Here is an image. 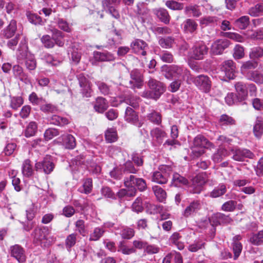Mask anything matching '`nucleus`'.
I'll return each instance as SVG.
<instances>
[{"mask_svg": "<svg viewBox=\"0 0 263 263\" xmlns=\"http://www.w3.org/2000/svg\"><path fill=\"white\" fill-rule=\"evenodd\" d=\"M181 238L182 236L179 233L174 232L169 238V241L171 243L175 245L179 250H182L184 248V245L181 240Z\"/></svg>", "mask_w": 263, "mask_h": 263, "instance_id": "nucleus-26", "label": "nucleus"}, {"mask_svg": "<svg viewBox=\"0 0 263 263\" xmlns=\"http://www.w3.org/2000/svg\"><path fill=\"white\" fill-rule=\"evenodd\" d=\"M63 143L66 148L73 149L76 145L75 138L71 135H67L63 139Z\"/></svg>", "mask_w": 263, "mask_h": 263, "instance_id": "nucleus-42", "label": "nucleus"}, {"mask_svg": "<svg viewBox=\"0 0 263 263\" xmlns=\"http://www.w3.org/2000/svg\"><path fill=\"white\" fill-rule=\"evenodd\" d=\"M226 191V186L223 184H220L210 193V196L212 198H217L224 195Z\"/></svg>", "mask_w": 263, "mask_h": 263, "instance_id": "nucleus-35", "label": "nucleus"}, {"mask_svg": "<svg viewBox=\"0 0 263 263\" xmlns=\"http://www.w3.org/2000/svg\"><path fill=\"white\" fill-rule=\"evenodd\" d=\"M228 155V151L224 148H219L212 157L213 160L216 163L221 162L223 158Z\"/></svg>", "mask_w": 263, "mask_h": 263, "instance_id": "nucleus-32", "label": "nucleus"}, {"mask_svg": "<svg viewBox=\"0 0 263 263\" xmlns=\"http://www.w3.org/2000/svg\"><path fill=\"white\" fill-rule=\"evenodd\" d=\"M261 12H263V3L256 4L249 11V13L252 16H257Z\"/></svg>", "mask_w": 263, "mask_h": 263, "instance_id": "nucleus-60", "label": "nucleus"}, {"mask_svg": "<svg viewBox=\"0 0 263 263\" xmlns=\"http://www.w3.org/2000/svg\"><path fill=\"white\" fill-rule=\"evenodd\" d=\"M124 174H136L138 170L134 167L133 162L130 161H127L121 168Z\"/></svg>", "mask_w": 263, "mask_h": 263, "instance_id": "nucleus-44", "label": "nucleus"}, {"mask_svg": "<svg viewBox=\"0 0 263 263\" xmlns=\"http://www.w3.org/2000/svg\"><path fill=\"white\" fill-rule=\"evenodd\" d=\"M147 118L151 122L155 124L159 125L161 123V117L159 112L153 111L147 115Z\"/></svg>", "mask_w": 263, "mask_h": 263, "instance_id": "nucleus-57", "label": "nucleus"}, {"mask_svg": "<svg viewBox=\"0 0 263 263\" xmlns=\"http://www.w3.org/2000/svg\"><path fill=\"white\" fill-rule=\"evenodd\" d=\"M257 66V63L256 62L248 61L242 64L241 70L243 73H246L248 70L255 69Z\"/></svg>", "mask_w": 263, "mask_h": 263, "instance_id": "nucleus-55", "label": "nucleus"}, {"mask_svg": "<svg viewBox=\"0 0 263 263\" xmlns=\"http://www.w3.org/2000/svg\"><path fill=\"white\" fill-rule=\"evenodd\" d=\"M241 243L238 241L234 240L232 243V249L234 253V259H236L240 255L242 251Z\"/></svg>", "mask_w": 263, "mask_h": 263, "instance_id": "nucleus-56", "label": "nucleus"}, {"mask_svg": "<svg viewBox=\"0 0 263 263\" xmlns=\"http://www.w3.org/2000/svg\"><path fill=\"white\" fill-rule=\"evenodd\" d=\"M211 224L214 227L213 236L215 232V227L221 224H227L231 223L233 220L229 215H226L221 213H216L212 215L209 219Z\"/></svg>", "mask_w": 263, "mask_h": 263, "instance_id": "nucleus-5", "label": "nucleus"}, {"mask_svg": "<svg viewBox=\"0 0 263 263\" xmlns=\"http://www.w3.org/2000/svg\"><path fill=\"white\" fill-rule=\"evenodd\" d=\"M124 119L126 121L140 127L142 123L139 121L137 113L131 107H127L125 110Z\"/></svg>", "mask_w": 263, "mask_h": 263, "instance_id": "nucleus-16", "label": "nucleus"}, {"mask_svg": "<svg viewBox=\"0 0 263 263\" xmlns=\"http://www.w3.org/2000/svg\"><path fill=\"white\" fill-rule=\"evenodd\" d=\"M149 90L142 92L141 96L147 99L157 100L165 91L164 84L155 79L151 78L147 82Z\"/></svg>", "mask_w": 263, "mask_h": 263, "instance_id": "nucleus-2", "label": "nucleus"}, {"mask_svg": "<svg viewBox=\"0 0 263 263\" xmlns=\"http://www.w3.org/2000/svg\"><path fill=\"white\" fill-rule=\"evenodd\" d=\"M197 23L191 18L186 19L182 24L183 30L185 33H193L197 30Z\"/></svg>", "mask_w": 263, "mask_h": 263, "instance_id": "nucleus-25", "label": "nucleus"}, {"mask_svg": "<svg viewBox=\"0 0 263 263\" xmlns=\"http://www.w3.org/2000/svg\"><path fill=\"white\" fill-rule=\"evenodd\" d=\"M26 67L29 70H33L36 67V62L33 55H28V57L25 60Z\"/></svg>", "mask_w": 263, "mask_h": 263, "instance_id": "nucleus-46", "label": "nucleus"}, {"mask_svg": "<svg viewBox=\"0 0 263 263\" xmlns=\"http://www.w3.org/2000/svg\"><path fill=\"white\" fill-rule=\"evenodd\" d=\"M153 12L161 22L165 24H168L170 23L171 16L166 9L159 8L155 9Z\"/></svg>", "mask_w": 263, "mask_h": 263, "instance_id": "nucleus-22", "label": "nucleus"}, {"mask_svg": "<svg viewBox=\"0 0 263 263\" xmlns=\"http://www.w3.org/2000/svg\"><path fill=\"white\" fill-rule=\"evenodd\" d=\"M236 93H235L237 97L238 102H242L245 100L248 97V87L246 84L242 82H236L234 85Z\"/></svg>", "mask_w": 263, "mask_h": 263, "instance_id": "nucleus-15", "label": "nucleus"}, {"mask_svg": "<svg viewBox=\"0 0 263 263\" xmlns=\"http://www.w3.org/2000/svg\"><path fill=\"white\" fill-rule=\"evenodd\" d=\"M118 251L121 252L125 255H129L136 253V250L135 248L133 247L129 248L127 246L125 245L123 242H120L118 246Z\"/></svg>", "mask_w": 263, "mask_h": 263, "instance_id": "nucleus-51", "label": "nucleus"}, {"mask_svg": "<svg viewBox=\"0 0 263 263\" xmlns=\"http://www.w3.org/2000/svg\"><path fill=\"white\" fill-rule=\"evenodd\" d=\"M59 135V132L57 129L50 128L46 130L44 133V137L46 140H49Z\"/></svg>", "mask_w": 263, "mask_h": 263, "instance_id": "nucleus-62", "label": "nucleus"}, {"mask_svg": "<svg viewBox=\"0 0 263 263\" xmlns=\"http://www.w3.org/2000/svg\"><path fill=\"white\" fill-rule=\"evenodd\" d=\"M249 17L248 16H243L237 19L235 22V26L240 29H245L249 24Z\"/></svg>", "mask_w": 263, "mask_h": 263, "instance_id": "nucleus-37", "label": "nucleus"}, {"mask_svg": "<svg viewBox=\"0 0 263 263\" xmlns=\"http://www.w3.org/2000/svg\"><path fill=\"white\" fill-rule=\"evenodd\" d=\"M16 30V22L15 20H12L9 25L3 30V35L7 39L10 38L14 35Z\"/></svg>", "mask_w": 263, "mask_h": 263, "instance_id": "nucleus-29", "label": "nucleus"}, {"mask_svg": "<svg viewBox=\"0 0 263 263\" xmlns=\"http://www.w3.org/2000/svg\"><path fill=\"white\" fill-rule=\"evenodd\" d=\"M184 12L185 14H188L191 12L193 16L196 17H199L201 15V12L199 8V6L196 5L186 6L185 8Z\"/></svg>", "mask_w": 263, "mask_h": 263, "instance_id": "nucleus-48", "label": "nucleus"}, {"mask_svg": "<svg viewBox=\"0 0 263 263\" xmlns=\"http://www.w3.org/2000/svg\"><path fill=\"white\" fill-rule=\"evenodd\" d=\"M213 146V144L203 136L199 135L194 139L192 146L201 148H208Z\"/></svg>", "mask_w": 263, "mask_h": 263, "instance_id": "nucleus-21", "label": "nucleus"}, {"mask_svg": "<svg viewBox=\"0 0 263 263\" xmlns=\"http://www.w3.org/2000/svg\"><path fill=\"white\" fill-rule=\"evenodd\" d=\"M105 137L106 140L108 143L115 142L118 139L116 130L112 128L108 129L105 132Z\"/></svg>", "mask_w": 263, "mask_h": 263, "instance_id": "nucleus-43", "label": "nucleus"}, {"mask_svg": "<svg viewBox=\"0 0 263 263\" xmlns=\"http://www.w3.org/2000/svg\"><path fill=\"white\" fill-rule=\"evenodd\" d=\"M172 184L175 186H180L181 185H186L189 184L188 180L179 174H174L172 178Z\"/></svg>", "mask_w": 263, "mask_h": 263, "instance_id": "nucleus-36", "label": "nucleus"}, {"mask_svg": "<svg viewBox=\"0 0 263 263\" xmlns=\"http://www.w3.org/2000/svg\"><path fill=\"white\" fill-rule=\"evenodd\" d=\"M222 71L225 73L226 77L230 79L235 77V66L232 60H227L222 63L221 68Z\"/></svg>", "mask_w": 263, "mask_h": 263, "instance_id": "nucleus-18", "label": "nucleus"}, {"mask_svg": "<svg viewBox=\"0 0 263 263\" xmlns=\"http://www.w3.org/2000/svg\"><path fill=\"white\" fill-rule=\"evenodd\" d=\"M194 84L201 91L205 93L210 91L212 82L210 79L207 76L199 75L194 78L193 80Z\"/></svg>", "mask_w": 263, "mask_h": 263, "instance_id": "nucleus-7", "label": "nucleus"}, {"mask_svg": "<svg viewBox=\"0 0 263 263\" xmlns=\"http://www.w3.org/2000/svg\"><path fill=\"white\" fill-rule=\"evenodd\" d=\"M164 77L169 80L176 79L188 82L190 72L183 66L172 65L163 70Z\"/></svg>", "mask_w": 263, "mask_h": 263, "instance_id": "nucleus-1", "label": "nucleus"}, {"mask_svg": "<svg viewBox=\"0 0 263 263\" xmlns=\"http://www.w3.org/2000/svg\"><path fill=\"white\" fill-rule=\"evenodd\" d=\"M206 175L203 174L197 175L192 180L193 193L199 194L202 190V186L206 183Z\"/></svg>", "mask_w": 263, "mask_h": 263, "instance_id": "nucleus-14", "label": "nucleus"}, {"mask_svg": "<svg viewBox=\"0 0 263 263\" xmlns=\"http://www.w3.org/2000/svg\"><path fill=\"white\" fill-rule=\"evenodd\" d=\"M28 55H31L28 51V47L25 40L21 41L19 48L16 53L18 62L22 64L24 60L27 59Z\"/></svg>", "mask_w": 263, "mask_h": 263, "instance_id": "nucleus-19", "label": "nucleus"}, {"mask_svg": "<svg viewBox=\"0 0 263 263\" xmlns=\"http://www.w3.org/2000/svg\"><path fill=\"white\" fill-rule=\"evenodd\" d=\"M94 58L99 61H110L114 60V56L112 54L108 52H94Z\"/></svg>", "mask_w": 263, "mask_h": 263, "instance_id": "nucleus-33", "label": "nucleus"}, {"mask_svg": "<svg viewBox=\"0 0 263 263\" xmlns=\"http://www.w3.org/2000/svg\"><path fill=\"white\" fill-rule=\"evenodd\" d=\"M130 80L129 81L128 87L133 88H140L143 85V79L140 72L135 69L130 72Z\"/></svg>", "mask_w": 263, "mask_h": 263, "instance_id": "nucleus-12", "label": "nucleus"}, {"mask_svg": "<svg viewBox=\"0 0 263 263\" xmlns=\"http://www.w3.org/2000/svg\"><path fill=\"white\" fill-rule=\"evenodd\" d=\"M104 232V229L100 227L96 228L90 234L89 240L90 241H97L103 235Z\"/></svg>", "mask_w": 263, "mask_h": 263, "instance_id": "nucleus-38", "label": "nucleus"}, {"mask_svg": "<svg viewBox=\"0 0 263 263\" xmlns=\"http://www.w3.org/2000/svg\"><path fill=\"white\" fill-rule=\"evenodd\" d=\"M40 109L45 113H55L58 110L56 106L50 103L42 105Z\"/></svg>", "mask_w": 263, "mask_h": 263, "instance_id": "nucleus-59", "label": "nucleus"}, {"mask_svg": "<svg viewBox=\"0 0 263 263\" xmlns=\"http://www.w3.org/2000/svg\"><path fill=\"white\" fill-rule=\"evenodd\" d=\"M174 42V39L171 36L164 38L162 37L159 40V45L164 48H169L172 47Z\"/></svg>", "mask_w": 263, "mask_h": 263, "instance_id": "nucleus-53", "label": "nucleus"}, {"mask_svg": "<svg viewBox=\"0 0 263 263\" xmlns=\"http://www.w3.org/2000/svg\"><path fill=\"white\" fill-rule=\"evenodd\" d=\"M94 109L99 113L104 112L108 107L107 101L102 97H98L93 103Z\"/></svg>", "mask_w": 263, "mask_h": 263, "instance_id": "nucleus-20", "label": "nucleus"}, {"mask_svg": "<svg viewBox=\"0 0 263 263\" xmlns=\"http://www.w3.org/2000/svg\"><path fill=\"white\" fill-rule=\"evenodd\" d=\"M250 242L256 246L263 243V230L259 231L257 233L253 234L249 239Z\"/></svg>", "mask_w": 263, "mask_h": 263, "instance_id": "nucleus-34", "label": "nucleus"}, {"mask_svg": "<svg viewBox=\"0 0 263 263\" xmlns=\"http://www.w3.org/2000/svg\"><path fill=\"white\" fill-rule=\"evenodd\" d=\"M166 6L173 10H181L183 9V4L175 1H167L165 3Z\"/></svg>", "mask_w": 263, "mask_h": 263, "instance_id": "nucleus-50", "label": "nucleus"}, {"mask_svg": "<svg viewBox=\"0 0 263 263\" xmlns=\"http://www.w3.org/2000/svg\"><path fill=\"white\" fill-rule=\"evenodd\" d=\"M35 167L36 171H41L49 174L53 170L54 165L51 156L47 155L43 161L36 163Z\"/></svg>", "mask_w": 263, "mask_h": 263, "instance_id": "nucleus-9", "label": "nucleus"}, {"mask_svg": "<svg viewBox=\"0 0 263 263\" xmlns=\"http://www.w3.org/2000/svg\"><path fill=\"white\" fill-rule=\"evenodd\" d=\"M121 235L124 239H130L134 236V230L130 228H125L121 232Z\"/></svg>", "mask_w": 263, "mask_h": 263, "instance_id": "nucleus-64", "label": "nucleus"}, {"mask_svg": "<svg viewBox=\"0 0 263 263\" xmlns=\"http://www.w3.org/2000/svg\"><path fill=\"white\" fill-rule=\"evenodd\" d=\"M245 55L243 47L239 45L235 46L234 49L233 57L236 59L242 58Z\"/></svg>", "mask_w": 263, "mask_h": 263, "instance_id": "nucleus-63", "label": "nucleus"}, {"mask_svg": "<svg viewBox=\"0 0 263 263\" xmlns=\"http://www.w3.org/2000/svg\"><path fill=\"white\" fill-rule=\"evenodd\" d=\"M12 70L16 78H17L26 84L30 83V80L28 78L27 74L24 72L23 69L21 66L18 65H15L13 67Z\"/></svg>", "mask_w": 263, "mask_h": 263, "instance_id": "nucleus-24", "label": "nucleus"}, {"mask_svg": "<svg viewBox=\"0 0 263 263\" xmlns=\"http://www.w3.org/2000/svg\"><path fill=\"white\" fill-rule=\"evenodd\" d=\"M246 77L248 80L253 81L256 84H263V72L258 70L250 71L247 73Z\"/></svg>", "mask_w": 263, "mask_h": 263, "instance_id": "nucleus-23", "label": "nucleus"}, {"mask_svg": "<svg viewBox=\"0 0 263 263\" xmlns=\"http://www.w3.org/2000/svg\"><path fill=\"white\" fill-rule=\"evenodd\" d=\"M37 125L35 122H30L25 131V136L26 137L33 136L37 132Z\"/></svg>", "mask_w": 263, "mask_h": 263, "instance_id": "nucleus-41", "label": "nucleus"}, {"mask_svg": "<svg viewBox=\"0 0 263 263\" xmlns=\"http://www.w3.org/2000/svg\"><path fill=\"white\" fill-rule=\"evenodd\" d=\"M153 190L157 198L160 202H163L166 197L165 191L159 186H154L153 187Z\"/></svg>", "mask_w": 263, "mask_h": 263, "instance_id": "nucleus-45", "label": "nucleus"}, {"mask_svg": "<svg viewBox=\"0 0 263 263\" xmlns=\"http://www.w3.org/2000/svg\"><path fill=\"white\" fill-rule=\"evenodd\" d=\"M24 103V100L21 97H14L11 99L10 106L14 110L17 109Z\"/></svg>", "mask_w": 263, "mask_h": 263, "instance_id": "nucleus-49", "label": "nucleus"}, {"mask_svg": "<svg viewBox=\"0 0 263 263\" xmlns=\"http://www.w3.org/2000/svg\"><path fill=\"white\" fill-rule=\"evenodd\" d=\"M27 17L31 23L35 25H43L44 24V22L42 20V18L36 14L28 12H27Z\"/></svg>", "mask_w": 263, "mask_h": 263, "instance_id": "nucleus-39", "label": "nucleus"}, {"mask_svg": "<svg viewBox=\"0 0 263 263\" xmlns=\"http://www.w3.org/2000/svg\"><path fill=\"white\" fill-rule=\"evenodd\" d=\"M168 177L167 173L157 171L153 173L152 181L159 184H164L167 182Z\"/></svg>", "mask_w": 263, "mask_h": 263, "instance_id": "nucleus-28", "label": "nucleus"}, {"mask_svg": "<svg viewBox=\"0 0 263 263\" xmlns=\"http://www.w3.org/2000/svg\"><path fill=\"white\" fill-rule=\"evenodd\" d=\"M208 48L202 43H199L194 45L190 52L191 58L196 60H202L204 56L207 54Z\"/></svg>", "mask_w": 263, "mask_h": 263, "instance_id": "nucleus-6", "label": "nucleus"}, {"mask_svg": "<svg viewBox=\"0 0 263 263\" xmlns=\"http://www.w3.org/2000/svg\"><path fill=\"white\" fill-rule=\"evenodd\" d=\"M200 208V204L198 201H194L187 206L184 211L183 215L189 217L197 212Z\"/></svg>", "mask_w": 263, "mask_h": 263, "instance_id": "nucleus-27", "label": "nucleus"}, {"mask_svg": "<svg viewBox=\"0 0 263 263\" xmlns=\"http://www.w3.org/2000/svg\"><path fill=\"white\" fill-rule=\"evenodd\" d=\"M124 185L131 190L136 189L135 187L140 191H143L146 188L145 181L142 178H137L133 175H128L124 179Z\"/></svg>", "mask_w": 263, "mask_h": 263, "instance_id": "nucleus-4", "label": "nucleus"}, {"mask_svg": "<svg viewBox=\"0 0 263 263\" xmlns=\"http://www.w3.org/2000/svg\"><path fill=\"white\" fill-rule=\"evenodd\" d=\"M11 255L15 258L18 262L24 263L26 257L24 249L18 245H14L10 248Z\"/></svg>", "mask_w": 263, "mask_h": 263, "instance_id": "nucleus-17", "label": "nucleus"}, {"mask_svg": "<svg viewBox=\"0 0 263 263\" xmlns=\"http://www.w3.org/2000/svg\"><path fill=\"white\" fill-rule=\"evenodd\" d=\"M50 122L51 124L60 126H63L69 123L66 118L58 115H53L50 118Z\"/></svg>", "mask_w": 263, "mask_h": 263, "instance_id": "nucleus-31", "label": "nucleus"}, {"mask_svg": "<svg viewBox=\"0 0 263 263\" xmlns=\"http://www.w3.org/2000/svg\"><path fill=\"white\" fill-rule=\"evenodd\" d=\"M77 234L72 233L68 235L65 239V246L67 250H69L71 247L74 246L77 241Z\"/></svg>", "mask_w": 263, "mask_h": 263, "instance_id": "nucleus-47", "label": "nucleus"}, {"mask_svg": "<svg viewBox=\"0 0 263 263\" xmlns=\"http://www.w3.org/2000/svg\"><path fill=\"white\" fill-rule=\"evenodd\" d=\"M253 133L255 137L259 138L263 134V121L260 117H257L253 127Z\"/></svg>", "mask_w": 263, "mask_h": 263, "instance_id": "nucleus-30", "label": "nucleus"}, {"mask_svg": "<svg viewBox=\"0 0 263 263\" xmlns=\"http://www.w3.org/2000/svg\"><path fill=\"white\" fill-rule=\"evenodd\" d=\"M230 44V41L227 39L217 40L212 45L211 52L214 55L221 54Z\"/></svg>", "mask_w": 263, "mask_h": 263, "instance_id": "nucleus-10", "label": "nucleus"}, {"mask_svg": "<svg viewBox=\"0 0 263 263\" xmlns=\"http://www.w3.org/2000/svg\"><path fill=\"white\" fill-rule=\"evenodd\" d=\"M130 47L135 53L144 57L146 55V52L148 49L147 43L140 39L134 40L131 43Z\"/></svg>", "mask_w": 263, "mask_h": 263, "instance_id": "nucleus-11", "label": "nucleus"}, {"mask_svg": "<svg viewBox=\"0 0 263 263\" xmlns=\"http://www.w3.org/2000/svg\"><path fill=\"white\" fill-rule=\"evenodd\" d=\"M50 230L47 227H43L42 228H36L32 233V236L34 238V241L40 242L46 247L50 245L52 242L50 240V237L48 236L50 234Z\"/></svg>", "mask_w": 263, "mask_h": 263, "instance_id": "nucleus-3", "label": "nucleus"}, {"mask_svg": "<svg viewBox=\"0 0 263 263\" xmlns=\"http://www.w3.org/2000/svg\"><path fill=\"white\" fill-rule=\"evenodd\" d=\"M237 202L234 200H229L224 202L221 206V210L225 212H233L236 207Z\"/></svg>", "mask_w": 263, "mask_h": 263, "instance_id": "nucleus-52", "label": "nucleus"}, {"mask_svg": "<svg viewBox=\"0 0 263 263\" xmlns=\"http://www.w3.org/2000/svg\"><path fill=\"white\" fill-rule=\"evenodd\" d=\"M132 210L137 213L142 212L143 210L142 200L141 197H138L133 202L132 205Z\"/></svg>", "mask_w": 263, "mask_h": 263, "instance_id": "nucleus-54", "label": "nucleus"}, {"mask_svg": "<svg viewBox=\"0 0 263 263\" xmlns=\"http://www.w3.org/2000/svg\"><path fill=\"white\" fill-rule=\"evenodd\" d=\"M30 162L29 160L26 159L23 163L22 173L25 176L30 177L33 174V171Z\"/></svg>", "mask_w": 263, "mask_h": 263, "instance_id": "nucleus-40", "label": "nucleus"}, {"mask_svg": "<svg viewBox=\"0 0 263 263\" xmlns=\"http://www.w3.org/2000/svg\"><path fill=\"white\" fill-rule=\"evenodd\" d=\"M219 123L222 125H231L235 124V121L231 117L224 114L221 116L219 119Z\"/></svg>", "mask_w": 263, "mask_h": 263, "instance_id": "nucleus-58", "label": "nucleus"}, {"mask_svg": "<svg viewBox=\"0 0 263 263\" xmlns=\"http://www.w3.org/2000/svg\"><path fill=\"white\" fill-rule=\"evenodd\" d=\"M150 135L152 138L153 143L156 146L160 145L162 143L164 138L167 136L165 131L159 127H155L151 130Z\"/></svg>", "mask_w": 263, "mask_h": 263, "instance_id": "nucleus-13", "label": "nucleus"}, {"mask_svg": "<svg viewBox=\"0 0 263 263\" xmlns=\"http://www.w3.org/2000/svg\"><path fill=\"white\" fill-rule=\"evenodd\" d=\"M263 56V48L260 47H256L251 49L250 53V57L251 59H257Z\"/></svg>", "mask_w": 263, "mask_h": 263, "instance_id": "nucleus-61", "label": "nucleus"}, {"mask_svg": "<svg viewBox=\"0 0 263 263\" xmlns=\"http://www.w3.org/2000/svg\"><path fill=\"white\" fill-rule=\"evenodd\" d=\"M230 154L232 155L233 160L237 161H243L246 158L253 159L254 156L253 153L247 149L231 148Z\"/></svg>", "mask_w": 263, "mask_h": 263, "instance_id": "nucleus-8", "label": "nucleus"}]
</instances>
